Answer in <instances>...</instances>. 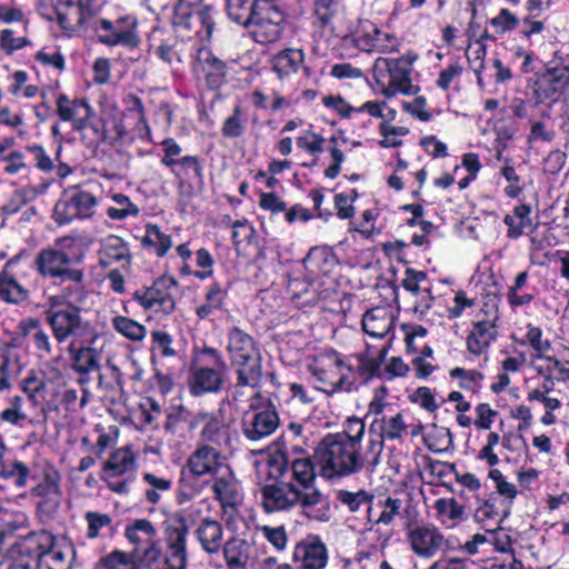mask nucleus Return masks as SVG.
<instances>
[{
    "label": "nucleus",
    "mask_w": 569,
    "mask_h": 569,
    "mask_svg": "<svg viewBox=\"0 0 569 569\" xmlns=\"http://www.w3.org/2000/svg\"><path fill=\"white\" fill-rule=\"evenodd\" d=\"M98 198L80 187H73L64 192L56 202L52 219L58 226L69 224L74 220H86L93 217Z\"/></svg>",
    "instance_id": "nucleus-12"
},
{
    "label": "nucleus",
    "mask_w": 569,
    "mask_h": 569,
    "mask_svg": "<svg viewBox=\"0 0 569 569\" xmlns=\"http://www.w3.org/2000/svg\"><path fill=\"white\" fill-rule=\"evenodd\" d=\"M137 469L134 456L129 447L114 450L104 462L102 473L132 475Z\"/></svg>",
    "instance_id": "nucleus-47"
},
{
    "label": "nucleus",
    "mask_w": 569,
    "mask_h": 569,
    "mask_svg": "<svg viewBox=\"0 0 569 569\" xmlns=\"http://www.w3.org/2000/svg\"><path fill=\"white\" fill-rule=\"evenodd\" d=\"M179 283L173 276L161 274L150 286H143L132 293V300L144 311L169 316L177 308L174 290Z\"/></svg>",
    "instance_id": "nucleus-10"
},
{
    "label": "nucleus",
    "mask_w": 569,
    "mask_h": 569,
    "mask_svg": "<svg viewBox=\"0 0 569 569\" xmlns=\"http://www.w3.org/2000/svg\"><path fill=\"white\" fill-rule=\"evenodd\" d=\"M124 537L138 548L156 538L157 529L150 520L137 519L126 527Z\"/></svg>",
    "instance_id": "nucleus-54"
},
{
    "label": "nucleus",
    "mask_w": 569,
    "mask_h": 569,
    "mask_svg": "<svg viewBox=\"0 0 569 569\" xmlns=\"http://www.w3.org/2000/svg\"><path fill=\"white\" fill-rule=\"evenodd\" d=\"M194 533L206 552L210 555L219 552L221 548L223 528L218 520L203 518Z\"/></svg>",
    "instance_id": "nucleus-40"
},
{
    "label": "nucleus",
    "mask_w": 569,
    "mask_h": 569,
    "mask_svg": "<svg viewBox=\"0 0 569 569\" xmlns=\"http://www.w3.org/2000/svg\"><path fill=\"white\" fill-rule=\"evenodd\" d=\"M56 21L68 37L89 30V23L77 0H57Z\"/></svg>",
    "instance_id": "nucleus-30"
},
{
    "label": "nucleus",
    "mask_w": 569,
    "mask_h": 569,
    "mask_svg": "<svg viewBox=\"0 0 569 569\" xmlns=\"http://www.w3.org/2000/svg\"><path fill=\"white\" fill-rule=\"evenodd\" d=\"M150 353L151 363L156 366V358H173L178 355L174 348V339L172 335L162 329H156L150 335Z\"/></svg>",
    "instance_id": "nucleus-50"
},
{
    "label": "nucleus",
    "mask_w": 569,
    "mask_h": 569,
    "mask_svg": "<svg viewBox=\"0 0 569 569\" xmlns=\"http://www.w3.org/2000/svg\"><path fill=\"white\" fill-rule=\"evenodd\" d=\"M287 13L280 8L277 0H268L262 10L254 16L250 23L249 34L258 44H272L278 42L286 30Z\"/></svg>",
    "instance_id": "nucleus-13"
},
{
    "label": "nucleus",
    "mask_w": 569,
    "mask_h": 569,
    "mask_svg": "<svg viewBox=\"0 0 569 569\" xmlns=\"http://www.w3.org/2000/svg\"><path fill=\"white\" fill-rule=\"evenodd\" d=\"M110 198L119 206V208L109 207L107 209L106 213L111 220L121 221L128 217L137 218L140 214L139 206L133 203L127 194L116 192Z\"/></svg>",
    "instance_id": "nucleus-60"
},
{
    "label": "nucleus",
    "mask_w": 569,
    "mask_h": 569,
    "mask_svg": "<svg viewBox=\"0 0 569 569\" xmlns=\"http://www.w3.org/2000/svg\"><path fill=\"white\" fill-rule=\"evenodd\" d=\"M569 89V66H547L543 71L536 72L528 81L527 90L535 104L547 101L556 102Z\"/></svg>",
    "instance_id": "nucleus-11"
},
{
    "label": "nucleus",
    "mask_w": 569,
    "mask_h": 569,
    "mask_svg": "<svg viewBox=\"0 0 569 569\" xmlns=\"http://www.w3.org/2000/svg\"><path fill=\"white\" fill-rule=\"evenodd\" d=\"M177 256L181 259L182 264L179 268V274L183 278L193 276L199 280H207L213 274L214 258L206 248L196 250V266L198 270H192L189 260L193 251L190 249V242L180 243L176 248Z\"/></svg>",
    "instance_id": "nucleus-27"
},
{
    "label": "nucleus",
    "mask_w": 569,
    "mask_h": 569,
    "mask_svg": "<svg viewBox=\"0 0 569 569\" xmlns=\"http://www.w3.org/2000/svg\"><path fill=\"white\" fill-rule=\"evenodd\" d=\"M229 286L218 280L211 281L203 288V300L194 307V315L199 321H212L217 313L227 310Z\"/></svg>",
    "instance_id": "nucleus-28"
},
{
    "label": "nucleus",
    "mask_w": 569,
    "mask_h": 569,
    "mask_svg": "<svg viewBox=\"0 0 569 569\" xmlns=\"http://www.w3.org/2000/svg\"><path fill=\"white\" fill-rule=\"evenodd\" d=\"M335 263L336 257L327 247H312L303 259L305 268L316 276H327Z\"/></svg>",
    "instance_id": "nucleus-46"
},
{
    "label": "nucleus",
    "mask_w": 569,
    "mask_h": 569,
    "mask_svg": "<svg viewBox=\"0 0 569 569\" xmlns=\"http://www.w3.org/2000/svg\"><path fill=\"white\" fill-rule=\"evenodd\" d=\"M352 40L365 52H396L400 46L395 34L381 31L376 24H370L369 29L357 30Z\"/></svg>",
    "instance_id": "nucleus-29"
},
{
    "label": "nucleus",
    "mask_w": 569,
    "mask_h": 569,
    "mask_svg": "<svg viewBox=\"0 0 569 569\" xmlns=\"http://www.w3.org/2000/svg\"><path fill=\"white\" fill-rule=\"evenodd\" d=\"M418 59L419 54L415 50H408L397 58L379 57L376 59L373 76L386 98H392L397 93L403 96L419 93L420 87L412 84L411 80L413 64Z\"/></svg>",
    "instance_id": "nucleus-4"
},
{
    "label": "nucleus",
    "mask_w": 569,
    "mask_h": 569,
    "mask_svg": "<svg viewBox=\"0 0 569 569\" xmlns=\"http://www.w3.org/2000/svg\"><path fill=\"white\" fill-rule=\"evenodd\" d=\"M342 355L335 349L318 353L308 365V371L318 383V390L328 395L341 391Z\"/></svg>",
    "instance_id": "nucleus-15"
},
{
    "label": "nucleus",
    "mask_w": 569,
    "mask_h": 569,
    "mask_svg": "<svg viewBox=\"0 0 569 569\" xmlns=\"http://www.w3.org/2000/svg\"><path fill=\"white\" fill-rule=\"evenodd\" d=\"M326 139L322 134L311 131L305 130L301 132L299 137L296 139L297 147L305 152L315 156L311 162L302 163L301 166L305 168H312L318 164V156L325 150Z\"/></svg>",
    "instance_id": "nucleus-52"
},
{
    "label": "nucleus",
    "mask_w": 569,
    "mask_h": 569,
    "mask_svg": "<svg viewBox=\"0 0 569 569\" xmlns=\"http://www.w3.org/2000/svg\"><path fill=\"white\" fill-rule=\"evenodd\" d=\"M41 321L40 319L36 317H28L21 319L17 325V337L12 338L10 343H4L0 351H1V365L0 370L7 371L9 365H10V357L9 351L12 347H21L22 342L30 338L32 339L34 332L37 331L38 327L40 326Z\"/></svg>",
    "instance_id": "nucleus-42"
},
{
    "label": "nucleus",
    "mask_w": 569,
    "mask_h": 569,
    "mask_svg": "<svg viewBox=\"0 0 569 569\" xmlns=\"http://www.w3.org/2000/svg\"><path fill=\"white\" fill-rule=\"evenodd\" d=\"M387 353V347H382L377 355H373L371 348L367 346L363 351L342 355L341 391H356L379 377Z\"/></svg>",
    "instance_id": "nucleus-7"
},
{
    "label": "nucleus",
    "mask_w": 569,
    "mask_h": 569,
    "mask_svg": "<svg viewBox=\"0 0 569 569\" xmlns=\"http://www.w3.org/2000/svg\"><path fill=\"white\" fill-rule=\"evenodd\" d=\"M362 330L373 338H383L393 328V317L381 308L371 309L362 317Z\"/></svg>",
    "instance_id": "nucleus-41"
},
{
    "label": "nucleus",
    "mask_w": 569,
    "mask_h": 569,
    "mask_svg": "<svg viewBox=\"0 0 569 569\" xmlns=\"http://www.w3.org/2000/svg\"><path fill=\"white\" fill-rule=\"evenodd\" d=\"M363 435L365 429H359L356 436L343 430L336 435H328L319 443L316 458L325 477H347L362 468L360 449Z\"/></svg>",
    "instance_id": "nucleus-1"
},
{
    "label": "nucleus",
    "mask_w": 569,
    "mask_h": 569,
    "mask_svg": "<svg viewBox=\"0 0 569 569\" xmlns=\"http://www.w3.org/2000/svg\"><path fill=\"white\" fill-rule=\"evenodd\" d=\"M84 259V251L76 237L66 236L56 240V248H46L38 252L36 267L43 278L57 283L63 277H76L73 269L79 268Z\"/></svg>",
    "instance_id": "nucleus-5"
},
{
    "label": "nucleus",
    "mask_w": 569,
    "mask_h": 569,
    "mask_svg": "<svg viewBox=\"0 0 569 569\" xmlns=\"http://www.w3.org/2000/svg\"><path fill=\"white\" fill-rule=\"evenodd\" d=\"M132 256L129 244L119 236L110 234L101 241L99 249V263L103 268L114 263L121 264L122 268L129 269Z\"/></svg>",
    "instance_id": "nucleus-33"
},
{
    "label": "nucleus",
    "mask_w": 569,
    "mask_h": 569,
    "mask_svg": "<svg viewBox=\"0 0 569 569\" xmlns=\"http://www.w3.org/2000/svg\"><path fill=\"white\" fill-rule=\"evenodd\" d=\"M498 308L491 319H482L471 322V327L466 337V349L470 355V360L486 355L491 346L497 341L498 332Z\"/></svg>",
    "instance_id": "nucleus-21"
},
{
    "label": "nucleus",
    "mask_w": 569,
    "mask_h": 569,
    "mask_svg": "<svg viewBox=\"0 0 569 569\" xmlns=\"http://www.w3.org/2000/svg\"><path fill=\"white\" fill-rule=\"evenodd\" d=\"M61 475L52 466H46L42 480L32 489V495L38 498L37 507L43 515L54 513L61 501L60 490Z\"/></svg>",
    "instance_id": "nucleus-22"
},
{
    "label": "nucleus",
    "mask_w": 569,
    "mask_h": 569,
    "mask_svg": "<svg viewBox=\"0 0 569 569\" xmlns=\"http://www.w3.org/2000/svg\"><path fill=\"white\" fill-rule=\"evenodd\" d=\"M287 292L291 302L298 308L303 309L313 307L319 302V292L315 284L307 279L293 278L289 279Z\"/></svg>",
    "instance_id": "nucleus-39"
},
{
    "label": "nucleus",
    "mask_w": 569,
    "mask_h": 569,
    "mask_svg": "<svg viewBox=\"0 0 569 569\" xmlns=\"http://www.w3.org/2000/svg\"><path fill=\"white\" fill-rule=\"evenodd\" d=\"M176 178L192 179L199 184H203V167L199 156L187 154L179 158L174 170H171Z\"/></svg>",
    "instance_id": "nucleus-53"
},
{
    "label": "nucleus",
    "mask_w": 569,
    "mask_h": 569,
    "mask_svg": "<svg viewBox=\"0 0 569 569\" xmlns=\"http://www.w3.org/2000/svg\"><path fill=\"white\" fill-rule=\"evenodd\" d=\"M531 213V204L519 203L513 207L511 213H508L503 217L502 221L507 227L506 236L508 239L517 240L520 237L536 230Z\"/></svg>",
    "instance_id": "nucleus-35"
},
{
    "label": "nucleus",
    "mask_w": 569,
    "mask_h": 569,
    "mask_svg": "<svg viewBox=\"0 0 569 569\" xmlns=\"http://www.w3.org/2000/svg\"><path fill=\"white\" fill-rule=\"evenodd\" d=\"M111 325L114 331L133 342L142 341L148 332L146 326L126 316L113 317Z\"/></svg>",
    "instance_id": "nucleus-55"
},
{
    "label": "nucleus",
    "mask_w": 569,
    "mask_h": 569,
    "mask_svg": "<svg viewBox=\"0 0 569 569\" xmlns=\"http://www.w3.org/2000/svg\"><path fill=\"white\" fill-rule=\"evenodd\" d=\"M227 363L222 352L206 343L191 350L187 387L192 397L218 393L223 389Z\"/></svg>",
    "instance_id": "nucleus-2"
},
{
    "label": "nucleus",
    "mask_w": 569,
    "mask_h": 569,
    "mask_svg": "<svg viewBox=\"0 0 569 569\" xmlns=\"http://www.w3.org/2000/svg\"><path fill=\"white\" fill-rule=\"evenodd\" d=\"M96 569H137L129 552L114 550L102 557Z\"/></svg>",
    "instance_id": "nucleus-64"
},
{
    "label": "nucleus",
    "mask_w": 569,
    "mask_h": 569,
    "mask_svg": "<svg viewBox=\"0 0 569 569\" xmlns=\"http://www.w3.org/2000/svg\"><path fill=\"white\" fill-rule=\"evenodd\" d=\"M327 559V548L319 540L299 542L293 551V561L300 563L301 569H322Z\"/></svg>",
    "instance_id": "nucleus-36"
},
{
    "label": "nucleus",
    "mask_w": 569,
    "mask_h": 569,
    "mask_svg": "<svg viewBox=\"0 0 569 569\" xmlns=\"http://www.w3.org/2000/svg\"><path fill=\"white\" fill-rule=\"evenodd\" d=\"M122 104L124 107L123 117L129 118L137 128L140 129L142 126L149 131L142 99L138 94L129 92L122 98Z\"/></svg>",
    "instance_id": "nucleus-57"
},
{
    "label": "nucleus",
    "mask_w": 569,
    "mask_h": 569,
    "mask_svg": "<svg viewBox=\"0 0 569 569\" xmlns=\"http://www.w3.org/2000/svg\"><path fill=\"white\" fill-rule=\"evenodd\" d=\"M30 470L27 465L18 460H8L0 466V477L17 488L27 486Z\"/></svg>",
    "instance_id": "nucleus-58"
},
{
    "label": "nucleus",
    "mask_w": 569,
    "mask_h": 569,
    "mask_svg": "<svg viewBox=\"0 0 569 569\" xmlns=\"http://www.w3.org/2000/svg\"><path fill=\"white\" fill-rule=\"evenodd\" d=\"M129 555L137 569H151L162 557V548L156 537L147 543L133 548Z\"/></svg>",
    "instance_id": "nucleus-48"
},
{
    "label": "nucleus",
    "mask_w": 569,
    "mask_h": 569,
    "mask_svg": "<svg viewBox=\"0 0 569 569\" xmlns=\"http://www.w3.org/2000/svg\"><path fill=\"white\" fill-rule=\"evenodd\" d=\"M98 339V331H93L88 339L76 340L69 343L68 353L72 369L80 375H88L100 369V352L93 347Z\"/></svg>",
    "instance_id": "nucleus-25"
},
{
    "label": "nucleus",
    "mask_w": 569,
    "mask_h": 569,
    "mask_svg": "<svg viewBox=\"0 0 569 569\" xmlns=\"http://www.w3.org/2000/svg\"><path fill=\"white\" fill-rule=\"evenodd\" d=\"M49 543L43 545V567L47 569H71L76 559L73 546L66 540H58L48 532Z\"/></svg>",
    "instance_id": "nucleus-32"
},
{
    "label": "nucleus",
    "mask_w": 569,
    "mask_h": 569,
    "mask_svg": "<svg viewBox=\"0 0 569 569\" xmlns=\"http://www.w3.org/2000/svg\"><path fill=\"white\" fill-rule=\"evenodd\" d=\"M140 244L144 250L153 252L157 258H163L172 248L173 241L172 236L163 232L157 223L148 222Z\"/></svg>",
    "instance_id": "nucleus-38"
},
{
    "label": "nucleus",
    "mask_w": 569,
    "mask_h": 569,
    "mask_svg": "<svg viewBox=\"0 0 569 569\" xmlns=\"http://www.w3.org/2000/svg\"><path fill=\"white\" fill-rule=\"evenodd\" d=\"M267 2L268 0H224V9L230 21L248 29L254 16Z\"/></svg>",
    "instance_id": "nucleus-37"
},
{
    "label": "nucleus",
    "mask_w": 569,
    "mask_h": 569,
    "mask_svg": "<svg viewBox=\"0 0 569 569\" xmlns=\"http://www.w3.org/2000/svg\"><path fill=\"white\" fill-rule=\"evenodd\" d=\"M14 146V137L0 140V184L4 178L27 177L31 172L24 151L16 149Z\"/></svg>",
    "instance_id": "nucleus-26"
},
{
    "label": "nucleus",
    "mask_w": 569,
    "mask_h": 569,
    "mask_svg": "<svg viewBox=\"0 0 569 569\" xmlns=\"http://www.w3.org/2000/svg\"><path fill=\"white\" fill-rule=\"evenodd\" d=\"M49 543L48 531H32L20 537L9 549V569H41L43 567V545Z\"/></svg>",
    "instance_id": "nucleus-14"
},
{
    "label": "nucleus",
    "mask_w": 569,
    "mask_h": 569,
    "mask_svg": "<svg viewBox=\"0 0 569 569\" xmlns=\"http://www.w3.org/2000/svg\"><path fill=\"white\" fill-rule=\"evenodd\" d=\"M24 398L29 399L32 406L39 407L46 402L47 382L36 371L31 370L20 382Z\"/></svg>",
    "instance_id": "nucleus-51"
},
{
    "label": "nucleus",
    "mask_w": 569,
    "mask_h": 569,
    "mask_svg": "<svg viewBox=\"0 0 569 569\" xmlns=\"http://www.w3.org/2000/svg\"><path fill=\"white\" fill-rule=\"evenodd\" d=\"M42 316L58 343L88 339L97 330L91 321L82 317L79 306L61 305L59 300L46 302Z\"/></svg>",
    "instance_id": "nucleus-6"
},
{
    "label": "nucleus",
    "mask_w": 569,
    "mask_h": 569,
    "mask_svg": "<svg viewBox=\"0 0 569 569\" xmlns=\"http://www.w3.org/2000/svg\"><path fill=\"white\" fill-rule=\"evenodd\" d=\"M187 467L196 477L211 475L218 468V452L212 447L203 446L190 456Z\"/></svg>",
    "instance_id": "nucleus-44"
},
{
    "label": "nucleus",
    "mask_w": 569,
    "mask_h": 569,
    "mask_svg": "<svg viewBox=\"0 0 569 569\" xmlns=\"http://www.w3.org/2000/svg\"><path fill=\"white\" fill-rule=\"evenodd\" d=\"M249 546L239 538L229 539L223 546V558L228 569H246L249 559Z\"/></svg>",
    "instance_id": "nucleus-49"
},
{
    "label": "nucleus",
    "mask_w": 569,
    "mask_h": 569,
    "mask_svg": "<svg viewBox=\"0 0 569 569\" xmlns=\"http://www.w3.org/2000/svg\"><path fill=\"white\" fill-rule=\"evenodd\" d=\"M23 251L9 258L0 270V301L9 306H20L29 299V290L18 280L13 268L19 263Z\"/></svg>",
    "instance_id": "nucleus-24"
},
{
    "label": "nucleus",
    "mask_w": 569,
    "mask_h": 569,
    "mask_svg": "<svg viewBox=\"0 0 569 569\" xmlns=\"http://www.w3.org/2000/svg\"><path fill=\"white\" fill-rule=\"evenodd\" d=\"M22 151L32 157V163L29 162L31 170L36 168L42 173H51L54 170V160L57 159L51 158L41 143H28L23 147Z\"/></svg>",
    "instance_id": "nucleus-61"
},
{
    "label": "nucleus",
    "mask_w": 569,
    "mask_h": 569,
    "mask_svg": "<svg viewBox=\"0 0 569 569\" xmlns=\"http://www.w3.org/2000/svg\"><path fill=\"white\" fill-rule=\"evenodd\" d=\"M187 520L183 517L176 518L174 522L164 528L166 553L162 569H187L188 537Z\"/></svg>",
    "instance_id": "nucleus-17"
},
{
    "label": "nucleus",
    "mask_w": 569,
    "mask_h": 569,
    "mask_svg": "<svg viewBox=\"0 0 569 569\" xmlns=\"http://www.w3.org/2000/svg\"><path fill=\"white\" fill-rule=\"evenodd\" d=\"M256 481L259 488L267 485H281L287 481L289 475L288 460L284 453H273L260 450L253 461Z\"/></svg>",
    "instance_id": "nucleus-20"
},
{
    "label": "nucleus",
    "mask_w": 569,
    "mask_h": 569,
    "mask_svg": "<svg viewBox=\"0 0 569 569\" xmlns=\"http://www.w3.org/2000/svg\"><path fill=\"white\" fill-rule=\"evenodd\" d=\"M73 272L76 273L73 278L63 277L56 284L61 286L60 293L50 296L47 299V302H52V300H59L61 305H76L82 303L87 298V290L84 284V270L83 268H74Z\"/></svg>",
    "instance_id": "nucleus-34"
},
{
    "label": "nucleus",
    "mask_w": 569,
    "mask_h": 569,
    "mask_svg": "<svg viewBox=\"0 0 569 569\" xmlns=\"http://www.w3.org/2000/svg\"><path fill=\"white\" fill-rule=\"evenodd\" d=\"M261 507L267 513L287 511L299 505L305 510L319 505L322 500L320 491L300 495L299 487L287 480L281 485H267L260 489Z\"/></svg>",
    "instance_id": "nucleus-9"
},
{
    "label": "nucleus",
    "mask_w": 569,
    "mask_h": 569,
    "mask_svg": "<svg viewBox=\"0 0 569 569\" xmlns=\"http://www.w3.org/2000/svg\"><path fill=\"white\" fill-rule=\"evenodd\" d=\"M316 472L313 465L308 459H296L291 463L287 480H295V486L299 487L300 495L319 491L315 486Z\"/></svg>",
    "instance_id": "nucleus-43"
},
{
    "label": "nucleus",
    "mask_w": 569,
    "mask_h": 569,
    "mask_svg": "<svg viewBox=\"0 0 569 569\" xmlns=\"http://www.w3.org/2000/svg\"><path fill=\"white\" fill-rule=\"evenodd\" d=\"M200 29L196 33L202 39L210 41L217 29L220 11L212 4H202L196 12Z\"/></svg>",
    "instance_id": "nucleus-56"
},
{
    "label": "nucleus",
    "mask_w": 569,
    "mask_h": 569,
    "mask_svg": "<svg viewBox=\"0 0 569 569\" xmlns=\"http://www.w3.org/2000/svg\"><path fill=\"white\" fill-rule=\"evenodd\" d=\"M449 376L452 379L459 380V387L461 389L478 392L481 389L485 375L476 369H465L462 367H456L449 371Z\"/></svg>",
    "instance_id": "nucleus-62"
},
{
    "label": "nucleus",
    "mask_w": 569,
    "mask_h": 569,
    "mask_svg": "<svg viewBox=\"0 0 569 569\" xmlns=\"http://www.w3.org/2000/svg\"><path fill=\"white\" fill-rule=\"evenodd\" d=\"M338 499L341 503L346 505L350 511L356 512L360 510L362 506L367 507L368 520L371 521L372 500L373 496L365 490L357 492H350L347 490H340L338 492Z\"/></svg>",
    "instance_id": "nucleus-63"
},
{
    "label": "nucleus",
    "mask_w": 569,
    "mask_h": 569,
    "mask_svg": "<svg viewBox=\"0 0 569 569\" xmlns=\"http://www.w3.org/2000/svg\"><path fill=\"white\" fill-rule=\"evenodd\" d=\"M138 26L139 21L134 14H123L116 20L101 18L93 21L89 30L94 34L97 41L106 47L134 50L141 43Z\"/></svg>",
    "instance_id": "nucleus-8"
},
{
    "label": "nucleus",
    "mask_w": 569,
    "mask_h": 569,
    "mask_svg": "<svg viewBox=\"0 0 569 569\" xmlns=\"http://www.w3.org/2000/svg\"><path fill=\"white\" fill-rule=\"evenodd\" d=\"M192 72L208 90L219 91L228 82L229 67L210 48L201 47L192 61Z\"/></svg>",
    "instance_id": "nucleus-16"
},
{
    "label": "nucleus",
    "mask_w": 569,
    "mask_h": 569,
    "mask_svg": "<svg viewBox=\"0 0 569 569\" xmlns=\"http://www.w3.org/2000/svg\"><path fill=\"white\" fill-rule=\"evenodd\" d=\"M227 351L237 376V387L259 388L262 380L261 353L256 340L239 327L228 331Z\"/></svg>",
    "instance_id": "nucleus-3"
},
{
    "label": "nucleus",
    "mask_w": 569,
    "mask_h": 569,
    "mask_svg": "<svg viewBox=\"0 0 569 569\" xmlns=\"http://www.w3.org/2000/svg\"><path fill=\"white\" fill-rule=\"evenodd\" d=\"M54 113L63 122H71L74 131H82L88 127H94L91 118L94 110L86 98L71 99L66 93H59L56 98Z\"/></svg>",
    "instance_id": "nucleus-19"
},
{
    "label": "nucleus",
    "mask_w": 569,
    "mask_h": 569,
    "mask_svg": "<svg viewBox=\"0 0 569 569\" xmlns=\"http://www.w3.org/2000/svg\"><path fill=\"white\" fill-rule=\"evenodd\" d=\"M271 71L281 81L303 71L307 78L312 76V70L306 64V53L301 48L288 47L279 50L269 59Z\"/></svg>",
    "instance_id": "nucleus-23"
},
{
    "label": "nucleus",
    "mask_w": 569,
    "mask_h": 569,
    "mask_svg": "<svg viewBox=\"0 0 569 569\" xmlns=\"http://www.w3.org/2000/svg\"><path fill=\"white\" fill-rule=\"evenodd\" d=\"M538 360H540V363L533 367L537 377L532 378V380H537V383H542L545 392L553 391L556 382L569 381V348L562 347L553 355H548L547 352Z\"/></svg>",
    "instance_id": "nucleus-18"
},
{
    "label": "nucleus",
    "mask_w": 569,
    "mask_h": 569,
    "mask_svg": "<svg viewBox=\"0 0 569 569\" xmlns=\"http://www.w3.org/2000/svg\"><path fill=\"white\" fill-rule=\"evenodd\" d=\"M203 0H178L173 7L171 22L174 28L190 31L192 29L193 9Z\"/></svg>",
    "instance_id": "nucleus-59"
},
{
    "label": "nucleus",
    "mask_w": 569,
    "mask_h": 569,
    "mask_svg": "<svg viewBox=\"0 0 569 569\" xmlns=\"http://www.w3.org/2000/svg\"><path fill=\"white\" fill-rule=\"evenodd\" d=\"M511 339L521 347H528L532 351L533 358L537 360L551 350V341L543 338V331L540 327L532 323L526 325V332L521 338L511 336Z\"/></svg>",
    "instance_id": "nucleus-45"
},
{
    "label": "nucleus",
    "mask_w": 569,
    "mask_h": 569,
    "mask_svg": "<svg viewBox=\"0 0 569 569\" xmlns=\"http://www.w3.org/2000/svg\"><path fill=\"white\" fill-rule=\"evenodd\" d=\"M408 538L413 552L423 558L433 557L446 543L443 535L435 526H416Z\"/></svg>",
    "instance_id": "nucleus-31"
}]
</instances>
